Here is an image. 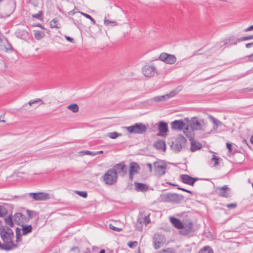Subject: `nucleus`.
I'll return each mask as SVG.
<instances>
[{"mask_svg": "<svg viewBox=\"0 0 253 253\" xmlns=\"http://www.w3.org/2000/svg\"><path fill=\"white\" fill-rule=\"evenodd\" d=\"M184 121L187 124L184 129V133L186 136H194L195 130H200L202 129L203 125L196 116L193 117L190 119L188 117L184 118Z\"/></svg>", "mask_w": 253, "mask_h": 253, "instance_id": "nucleus-1", "label": "nucleus"}, {"mask_svg": "<svg viewBox=\"0 0 253 253\" xmlns=\"http://www.w3.org/2000/svg\"><path fill=\"white\" fill-rule=\"evenodd\" d=\"M0 236L4 243V244H7L8 247H11L12 250L17 248V245L14 244L13 242V232L9 227L1 225L0 227Z\"/></svg>", "mask_w": 253, "mask_h": 253, "instance_id": "nucleus-2", "label": "nucleus"}, {"mask_svg": "<svg viewBox=\"0 0 253 253\" xmlns=\"http://www.w3.org/2000/svg\"><path fill=\"white\" fill-rule=\"evenodd\" d=\"M175 228L180 230L179 231L180 234L186 235L192 232L193 223L190 220L187 222H183L179 219L175 217Z\"/></svg>", "mask_w": 253, "mask_h": 253, "instance_id": "nucleus-3", "label": "nucleus"}, {"mask_svg": "<svg viewBox=\"0 0 253 253\" xmlns=\"http://www.w3.org/2000/svg\"><path fill=\"white\" fill-rule=\"evenodd\" d=\"M105 183L108 185H112L116 183L118 179L117 172L113 169H109L103 176Z\"/></svg>", "mask_w": 253, "mask_h": 253, "instance_id": "nucleus-4", "label": "nucleus"}, {"mask_svg": "<svg viewBox=\"0 0 253 253\" xmlns=\"http://www.w3.org/2000/svg\"><path fill=\"white\" fill-rule=\"evenodd\" d=\"M127 130L130 133L141 134L146 132V126L141 123H137L133 125L126 127Z\"/></svg>", "mask_w": 253, "mask_h": 253, "instance_id": "nucleus-5", "label": "nucleus"}, {"mask_svg": "<svg viewBox=\"0 0 253 253\" xmlns=\"http://www.w3.org/2000/svg\"><path fill=\"white\" fill-rule=\"evenodd\" d=\"M153 165L154 170L156 175L162 176L165 173L167 165L164 161L161 160L156 161Z\"/></svg>", "mask_w": 253, "mask_h": 253, "instance_id": "nucleus-6", "label": "nucleus"}, {"mask_svg": "<svg viewBox=\"0 0 253 253\" xmlns=\"http://www.w3.org/2000/svg\"><path fill=\"white\" fill-rule=\"evenodd\" d=\"M166 242L165 236L160 233H155L153 237V246L155 249H159L162 246L164 245Z\"/></svg>", "mask_w": 253, "mask_h": 253, "instance_id": "nucleus-7", "label": "nucleus"}, {"mask_svg": "<svg viewBox=\"0 0 253 253\" xmlns=\"http://www.w3.org/2000/svg\"><path fill=\"white\" fill-rule=\"evenodd\" d=\"M187 141L186 138L182 134H179L175 140V151L179 152L183 148H185Z\"/></svg>", "mask_w": 253, "mask_h": 253, "instance_id": "nucleus-8", "label": "nucleus"}, {"mask_svg": "<svg viewBox=\"0 0 253 253\" xmlns=\"http://www.w3.org/2000/svg\"><path fill=\"white\" fill-rule=\"evenodd\" d=\"M230 189L229 188L228 185H225L222 187H216L215 189V192L219 196L224 197V198H229L231 197V194L230 193Z\"/></svg>", "mask_w": 253, "mask_h": 253, "instance_id": "nucleus-9", "label": "nucleus"}, {"mask_svg": "<svg viewBox=\"0 0 253 253\" xmlns=\"http://www.w3.org/2000/svg\"><path fill=\"white\" fill-rule=\"evenodd\" d=\"M179 177L180 180L182 183L192 186L194 185L196 181L200 179L198 177H193L186 174H181Z\"/></svg>", "mask_w": 253, "mask_h": 253, "instance_id": "nucleus-10", "label": "nucleus"}, {"mask_svg": "<svg viewBox=\"0 0 253 253\" xmlns=\"http://www.w3.org/2000/svg\"><path fill=\"white\" fill-rule=\"evenodd\" d=\"M13 218L15 223L19 226L28 222V219L27 218V217L20 212L15 213L13 216Z\"/></svg>", "mask_w": 253, "mask_h": 253, "instance_id": "nucleus-11", "label": "nucleus"}, {"mask_svg": "<svg viewBox=\"0 0 253 253\" xmlns=\"http://www.w3.org/2000/svg\"><path fill=\"white\" fill-rule=\"evenodd\" d=\"M186 137L189 138V140L190 141V151L191 152H194L202 149V144L200 142L195 140L194 136H186Z\"/></svg>", "mask_w": 253, "mask_h": 253, "instance_id": "nucleus-12", "label": "nucleus"}, {"mask_svg": "<svg viewBox=\"0 0 253 253\" xmlns=\"http://www.w3.org/2000/svg\"><path fill=\"white\" fill-rule=\"evenodd\" d=\"M112 169L122 176L125 175L127 173V167L123 162L116 164Z\"/></svg>", "mask_w": 253, "mask_h": 253, "instance_id": "nucleus-13", "label": "nucleus"}, {"mask_svg": "<svg viewBox=\"0 0 253 253\" xmlns=\"http://www.w3.org/2000/svg\"><path fill=\"white\" fill-rule=\"evenodd\" d=\"M158 130L159 132L157 134L159 136H166L169 131L168 124L164 121H160L158 126Z\"/></svg>", "mask_w": 253, "mask_h": 253, "instance_id": "nucleus-14", "label": "nucleus"}, {"mask_svg": "<svg viewBox=\"0 0 253 253\" xmlns=\"http://www.w3.org/2000/svg\"><path fill=\"white\" fill-rule=\"evenodd\" d=\"M30 196L36 201H43L49 199V194L43 192L30 193Z\"/></svg>", "mask_w": 253, "mask_h": 253, "instance_id": "nucleus-15", "label": "nucleus"}, {"mask_svg": "<svg viewBox=\"0 0 253 253\" xmlns=\"http://www.w3.org/2000/svg\"><path fill=\"white\" fill-rule=\"evenodd\" d=\"M156 68L153 65H145L143 67L142 72L143 75L148 77L153 76L155 73Z\"/></svg>", "mask_w": 253, "mask_h": 253, "instance_id": "nucleus-16", "label": "nucleus"}, {"mask_svg": "<svg viewBox=\"0 0 253 253\" xmlns=\"http://www.w3.org/2000/svg\"><path fill=\"white\" fill-rule=\"evenodd\" d=\"M159 59L166 64L174 63V55L166 53H162L159 56Z\"/></svg>", "mask_w": 253, "mask_h": 253, "instance_id": "nucleus-17", "label": "nucleus"}, {"mask_svg": "<svg viewBox=\"0 0 253 253\" xmlns=\"http://www.w3.org/2000/svg\"><path fill=\"white\" fill-rule=\"evenodd\" d=\"M174 96V91H171L170 93L164 95L158 96L154 97L152 100L156 102L164 101L168 99L171 98Z\"/></svg>", "mask_w": 253, "mask_h": 253, "instance_id": "nucleus-18", "label": "nucleus"}, {"mask_svg": "<svg viewBox=\"0 0 253 253\" xmlns=\"http://www.w3.org/2000/svg\"><path fill=\"white\" fill-rule=\"evenodd\" d=\"M222 42H223V45L226 47H230L233 45L237 44V42H239L238 41V39H235V38L232 36L229 37L228 39H226Z\"/></svg>", "mask_w": 253, "mask_h": 253, "instance_id": "nucleus-19", "label": "nucleus"}, {"mask_svg": "<svg viewBox=\"0 0 253 253\" xmlns=\"http://www.w3.org/2000/svg\"><path fill=\"white\" fill-rule=\"evenodd\" d=\"M134 185L135 186V190L137 192H145L148 189V186L143 183L138 182H134Z\"/></svg>", "mask_w": 253, "mask_h": 253, "instance_id": "nucleus-20", "label": "nucleus"}, {"mask_svg": "<svg viewBox=\"0 0 253 253\" xmlns=\"http://www.w3.org/2000/svg\"><path fill=\"white\" fill-rule=\"evenodd\" d=\"M186 125L184 119L175 120V130H184Z\"/></svg>", "mask_w": 253, "mask_h": 253, "instance_id": "nucleus-21", "label": "nucleus"}, {"mask_svg": "<svg viewBox=\"0 0 253 253\" xmlns=\"http://www.w3.org/2000/svg\"><path fill=\"white\" fill-rule=\"evenodd\" d=\"M161 200L165 202H170L174 201V194L167 193L161 195Z\"/></svg>", "mask_w": 253, "mask_h": 253, "instance_id": "nucleus-22", "label": "nucleus"}, {"mask_svg": "<svg viewBox=\"0 0 253 253\" xmlns=\"http://www.w3.org/2000/svg\"><path fill=\"white\" fill-rule=\"evenodd\" d=\"M154 147L159 151H165L166 150V144L164 141L159 140L155 142L153 144Z\"/></svg>", "mask_w": 253, "mask_h": 253, "instance_id": "nucleus-23", "label": "nucleus"}, {"mask_svg": "<svg viewBox=\"0 0 253 253\" xmlns=\"http://www.w3.org/2000/svg\"><path fill=\"white\" fill-rule=\"evenodd\" d=\"M16 36L17 38L21 39H26L29 36V33L22 29H18L15 32Z\"/></svg>", "mask_w": 253, "mask_h": 253, "instance_id": "nucleus-24", "label": "nucleus"}, {"mask_svg": "<svg viewBox=\"0 0 253 253\" xmlns=\"http://www.w3.org/2000/svg\"><path fill=\"white\" fill-rule=\"evenodd\" d=\"M20 226L22 227V235L25 236L31 233L33 230V228L31 225H22Z\"/></svg>", "mask_w": 253, "mask_h": 253, "instance_id": "nucleus-25", "label": "nucleus"}, {"mask_svg": "<svg viewBox=\"0 0 253 253\" xmlns=\"http://www.w3.org/2000/svg\"><path fill=\"white\" fill-rule=\"evenodd\" d=\"M140 169L139 165L136 162H131L129 164V169L131 172H134L135 173H138V170Z\"/></svg>", "mask_w": 253, "mask_h": 253, "instance_id": "nucleus-26", "label": "nucleus"}, {"mask_svg": "<svg viewBox=\"0 0 253 253\" xmlns=\"http://www.w3.org/2000/svg\"><path fill=\"white\" fill-rule=\"evenodd\" d=\"M4 221L6 225H8L10 227H12L14 226V218H12L11 214L9 215L8 217L4 218Z\"/></svg>", "mask_w": 253, "mask_h": 253, "instance_id": "nucleus-27", "label": "nucleus"}, {"mask_svg": "<svg viewBox=\"0 0 253 253\" xmlns=\"http://www.w3.org/2000/svg\"><path fill=\"white\" fill-rule=\"evenodd\" d=\"M198 253H214V252L211 247L207 246L201 249Z\"/></svg>", "mask_w": 253, "mask_h": 253, "instance_id": "nucleus-28", "label": "nucleus"}, {"mask_svg": "<svg viewBox=\"0 0 253 253\" xmlns=\"http://www.w3.org/2000/svg\"><path fill=\"white\" fill-rule=\"evenodd\" d=\"M67 108L72 111L73 113H77L79 111V106L77 104L73 103L67 106Z\"/></svg>", "mask_w": 253, "mask_h": 253, "instance_id": "nucleus-29", "label": "nucleus"}, {"mask_svg": "<svg viewBox=\"0 0 253 253\" xmlns=\"http://www.w3.org/2000/svg\"><path fill=\"white\" fill-rule=\"evenodd\" d=\"M143 218H139L137 219L135 224V228L137 231H141L143 228Z\"/></svg>", "mask_w": 253, "mask_h": 253, "instance_id": "nucleus-30", "label": "nucleus"}, {"mask_svg": "<svg viewBox=\"0 0 253 253\" xmlns=\"http://www.w3.org/2000/svg\"><path fill=\"white\" fill-rule=\"evenodd\" d=\"M184 197L181 194L175 193V204H179L184 201Z\"/></svg>", "mask_w": 253, "mask_h": 253, "instance_id": "nucleus-31", "label": "nucleus"}, {"mask_svg": "<svg viewBox=\"0 0 253 253\" xmlns=\"http://www.w3.org/2000/svg\"><path fill=\"white\" fill-rule=\"evenodd\" d=\"M209 118L210 120L212 122V123L216 125V128H217L219 126H220L222 124L221 122H220L218 119L211 115H210Z\"/></svg>", "mask_w": 253, "mask_h": 253, "instance_id": "nucleus-32", "label": "nucleus"}, {"mask_svg": "<svg viewBox=\"0 0 253 253\" xmlns=\"http://www.w3.org/2000/svg\"><path fill=\"white\" fill-rule=\"evenodd\" d=\"M15 236H16V242L17 243L20 242L22 241V238L21 237L20 229L17 227L15 229Z\"/></svg>", "mask_w": 253, "mask_h": 253, "instance_id": "nucleus-33", "label": "nucleus"}, {"mask_svg": "<svg viewBox=\"0 0 253 253\" xmlns=\"http://www.w3.org/2000/svg\"><path fill=\"white\" fill-rule=\"evenodd\" d=\"M44 33L41 31H37L34 34L35 38L36 40H40L44 37Z\"/></svg>", "mask_w": 253, "mask_h": 253, "instance_id": "nucleus-34", "label": "nucleus"}, {"mask_svg": "<svg viewBox=\"0 0 253 253\" xmlns=\"http://www.w3.org/2000/svg\"><path fill=\"white\" fill-rule=\"evenodd\" d=\"M26 212L28 216L27 218L28 219V221L32 218L33 215H35L36 216L38 215V213L36 211H33L27 210L26 211Z\"/></svg>", "mask_w": 253, "mask_h": 253, "instance_id": "nucleus-35", "label": "nucleus"}, {"mask_svg": "<svg viewBox=\"0 0 253 253\" xmlns=\"http://www.w3.org/2000/svg\"><path fill=\"white\" fill-rule=\"evenodd\" d=\"M108 136L112 139H116L118 136H122V133H120L114 131L108 133Z\"/></svg>", "mask_w": 253, "mask_h": 253, "instance_id": "nucleus-36", "label": "nucleus"}, {"mask_svg": "<svg viewBox=\"0 0 253 253\" xmlns=\"http://www.w3.org/2000/svg\"><path fill=\"white\" fill-rule=\"evenodd\" d=\"M57 22H58V20L54 18L53 19H52L50 22V27L51 28H56V29H59L60 28V27H59L57 25Z\"/></svg>", "mask_w": 253, "mask_h": 253, "instance_id": "nucleus-37", "label": "nucleus"}, {"mask_svg": "<svg viewBox=\"0 0 253 253\" xmlns=\"http://www.w3.org/2000/svg\"><path fill=\"white\" fill-rule=\"evenodd\" d=\"M7 213V211L4 206L0 205V217H4Z\"/></svg>", "mask_w": 253, "mask_h": 253, "instance_id": "nucleus-38", "label": "nucleus"}, {"mask_svg": "<svg viewBox=\"0 0 253 253\" xmlns=\"http://www.w3.org/2000/svg\"><path fill=\"white\" fill-rule=\"evenodd\" d=\"M42 14H43V12H42V11L41 10V11H39L38 13L33 14L32 15V17L33 18H35L37 19L41 20H42Z\"/></svg>", "mask_w": 253, "mask_h": 253, "instance_id": "nucleus-39", "label": "nucleus"}, {"mask_svg": "<svg viewBox=\"0 0 253 253\" xmlns=\"http://www.w3.org/2000/svg\"><path fill=\"white\" fill-rule=\"evenodd\" d=\"M80 13L82 15L84 16L85 18L89 19L93 24H95V20L90 15H89L88 14H86V13H84V12H80Z\"/></svg>", "mask_w": 253, "mask_h": 253, "instance_id": "nucleus-40", "label": "nucleus"}, {"mask_svg": "<svg viewBox=\"0 0 253 253\" xmlns=\"http://www.w3.org/2000/svg\"><path fill=\"white\" fill-rule=\"evenodd\" d=\"M253 39V35L245 36V37H242L238 39V41L239 42L247 41L249 40Z\"/></svg>", "mask_w": 253, "mask_h": 253, "instance_id": "nucleus-41", "label": "nucleus"}, {"mask_svg": "<svg viewBox=\"0 0 253 253\" xmlns=\"http://www.w3.org/2000/svg\"><path fill=\"white\" fill-rule=\"evenodd\" d=\"M0 248L2 250L8 251L12 250V248L11 247H8L7 244H1L0 242Z\"/></svg>", "mask_w": 253, "mask_h": 253, "instance_id": "nucleus-42", "label": "nucleus"}, {"mask_svg": "<svg viewBox=\"0 0 253 253\" xmlns=\"http://www.w3.org/2000/svg\"><path fill=\"white\" fill-rule=\"evenodd\" d=\"M221 158H220L219 157L216 156L215 155H212V158L211 160V161L214 162V165H213V166L214 167H215L218 165V164H219L218 161Z\"/></svg>", "mask_w": 253, "mask_h": 253, "instance_id": "nucleus-43", "label": "nucleus"}, {"mask_svg": "<svg viewBox=\"0 0 253 253\" xmlns=\"http://www.w3.org/2000/svg\"><path fill=\"white\" fill-rule=\"evenodd\" d=\"M175 187H176V188L177 189L181 190H182L183 191L186 192L190 193L191 194H193V192L192 191H191L190 190H189L188 189L182 188L179 185H178L177 184H175Z\"/></svg>", "mask_w": 253, "mask_h": 253, "instance_id": "nucleus-44", "label": "nucleus"}, {"mask_svg": "<svg viewBox=\"0 0 253 253\" xmlns=\"http://www.w3.org/2000/svg\"><path fill=\"white\" fill-rule=\"evenodd\" d=\"M76 192L80 196L83 198H86L87 196V193L85 191H76Z\"/></svg>", "mask_w": 253, "mask_h": 253, "instance_id": "nucleus-45", "label": "nucleus"}, {"mask_svg": "<svg viewBox=\"0 0 253 253\" xmlns=\"http://www.w3.org/2000/svg\"><path fill=\"white\" fill-rule=\"evenodd\" d=\"M104 24L106 26H108L110 24H114V25H117V22H115V21H110L108 19H107L106 18H105L104 19Z\"/></svg>", "mask_w": 253, "mask_h": 253, "instance_id": "nucleus-46", "label": "nucleus"}, {"mask_svg": "<svg viewBox=\"0 0 253 253\" xmlns=\"http://www.w3.org/2000/svg\"><path fill=\"white\" fill-rule=\"evenodd\" d=\"M143 222L145 223V225H147L150 223L151 220L150 218L149 217V215H148L147 216H145L144 218H143Z\"/></svg>", "mask_w": 253, "mask_h": 253, "instance_id": "nucleus-47", "label": "nucleus"}, {"mask_svg": "<svg viewBox=\"0 0 253 253\" xmlns=\"http://www.w3.org/2000/svg\"><path fill=\"white\" fill-rule=\"evenodd\" d=\"M109 227L110 229H112V230L120 232V231H122L121 228H118L117 227H115L111 224H109Z\"/></svg>", "mask_w": 253, "mask_h": 253, "instance_id": "nucleus-48", "label": "nucleus"}, {"mask_svg": "<svg viewBox=\"0 0 253 253\" xmlns=\"http://www.w3.org/2000/svg\"><path fill=\"white\" fill-rule=\"evenodd\" d=\"M237 207V204L235 203L229 204L226 205V207L229 209H235Z\"/></svg>", "mask_w": 253, "mask_h": 253, "instance_id": "nucleus-49", "label": "nucleus"}, {"mask_svg": "<svg viewBox=\"0 0 253 253\" xmlns=\"http://www.w3.org/2000/svg\"><path fill=\"white\" fill-rule=\"evenodd\" d=\"M161 253H174L173 252V249L172 248H167L166 250H164Z\"/></svg>", "mask_w": 253, "mask_h": 253, "instance_id": "nucleus-50", "label": "nucleus"}, {"mask_svg": "<svg viewBox=\"0 0 253 253\" xmlns=\"http://www.w3.org/2000/svg\"><path fill=\"white\" fill-rule=\"evenodd\" d=\"M39 102H42V100L41 99H37L36 100H30L28 104H29V105L31 106L32 104L36 103Z\"/></svg>", "mask_w": 253, "mask_h": 253, "instance_id": "nucleus-51", "label": "nucleus"}, {"mask_svg": "<svg viewBox=\"0 0 253 253\" xmlns=\"http://www.w3.org/2000/svg\"><path fill=\"white\" fill-rule=\"evenodd\" d=\"M226 147L228 149V151L229 153H231L232 152V144L231 143H230V142H227L226 143Z\"/></svg>", "mask_w": 253, "mask_h": 253, "instance_id": "nucleus-52", "label": "nucleus"}, {"mask_svg": "<svg viewBox=\"0 0 253 253\" xmlns=\"http://www.w3.org/2000/svg\"><path fill=\"white\" fill-rule=\"evenodd\" d=\"M253 91V87H246L241 90L242 92Z\"/></svg>", "mask_w": 253, "mask_h": 253, "instance_id": "nucleus-53", "label": "nucleus"}, {"mask_svg": "<svg viewBox=\"0 0 253 253\" xmlns=\"http://www.w3.org/2000/svg\"><path fill=\"white\" fill-rule=\"evenodd\" d=\"M137 244V242H129L128 243L127 245L129 248H133L134 246H136Z\"/></svg>", "mask_w": 253, "mask_h": 253, "instance_id": "nucleus-54", "label": "nucleus"}, {"mask_svg": "<svg viewBox=\"0 0 253 253\" xmlns=\"http://www.w3.org/2000/svg\"><path fill=\"white\" fill-rule=\"evenodd\" d=\"M8 45H9V47H6L5 48V50L6 52H12L13 51V48L12 47V45L11 44H10L9 43L8 44Z\"/></svg>", "mask_w": 253, "mask_h": 253, "instance_id": "nucleus-55", "label": "nucleus"}, {"mask_svg": "<svg viewBox=\"0 0 253 253\" xmlns=\"http://www.w3.org/2000/svg\"><path fill=\"white\" fill-rule=\"evenodd\" d=\"M183 88V86L182 85H179L175 89V95L181 91Z\"/></svg>", "mask_w": 253, "mask_h": 253, "instance_id": "nucleus-56", "label": "nucleus"}, {"mask_svg": "<svg viewBox=\"0 0 253 253\" xmlns=\"http://www.w3.org/2000/svg\"><path fill=\"white\" fill-rule=\"evenodd\" d=\"M65 38L69 42H72V43H74V40L73 38L70 37H68L67 36H65Z\"/></svg>", "mask_w": 253, "mask_h": 253, "instance_id": "nucleus-57", "label": "nucleus"}, {"mask_svg": "<svg viewBox=\"0 0 253 253\" xmlns=\"http://www.w3.org/2000/svg\"><path fill=\"white\" fill-rule=\"evenodd\" d=\"M77 251L78 253L80 252V249L78 247H73L70 249V251Z\"/></svg>", "mask_w": 253, "mask_h": 253, "instance_id": "nucleus-58", "label": "nucleus"}, {"mask_svg": "<svg viewBox=\"0 0 253 253\" xmlns=\"http://www.w3.org/2000/svg\"><path fill=\"white\" fill-rule=\"evenodd\" d=\"M147 166L148 167V169H149V170L150 172H152V169H153V168H152V165L151 163H147L146 164Z\"/></svg>", "mask_w": 253, "mask_h": 253, "instance_id": "nucleus-59", "label": "nucleus"}, {"mask_svg": "<svg viewBox=\"0 0 253 253\" xmlns=\"http://www.w3.org/2000/svg\"><path fill=\"white\" fill-rule=\"evenodd\" d=\"M252 30H253V25L249 26V27H248L247 28L245 29L244 31L245 32H248V31H252Z\"/></svg>", "mask_w": 253, "mask_h": 253, "instance_id": "nucleus-60", "label": "nucleus"}, {"mask_svg": "<svg viewBox=\"0 0 253 253\" xmlns=\"http://www.w3.org/2000/svg\"><path fill=\"white\" fill-rule=\"evenodd\" d=\"M135 173L134 172H131L129 170V178L131 180H132L133 178V176L134 175Z\"/></svg>", "mask_w": 253, "mask_h": 253, "instance_id": "nucleus-61", "label": "nucleus"}, {"mask_svg": "<svg viewBox=\"0 0 253 253\" xmlns=\"http://www.w3.org/2000/svg\"><path fill=\"white\" fill-rule=\"evenodd\" d=\"M160 229L164 231H165L166 232H169L170 231L171 228L170 227H167V228L161 227V228H160Z\"/></svg>", "mask_w": 253, "mask_h": 253, "instance_id": "nucleus-62", "label": "nucleus"}, {"mask_svg": "<svg viewBox=\"0 0 253 253\" xmlns=\"http://www.w3.org/2000/svg\"><path fill=\"white\" fill-rule=\"evenodd\" d=\"M253 45V42H252L248 43L246 44V47L247 48L251 47Z\"/></svg>", "mask_w": 253, "mask_h": 253, "instance_id": "nucleus-63", "label": "nucleus"}, {"mask_svg": "<svg viewBox=\"0 0 253 253\" xmlns=\"http://www.w3.org/2000/svg\"><path fill=\"white\" fill-rule=\"evenodd\" d=\"M169 220L171 224L174 226V216H170L169 217Z\"/></svg>", "mask_w": 253, "mask_h": 253, "instance_id": "nucleus-64", "label": "nucleus"}]
</instances>
